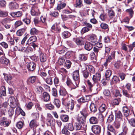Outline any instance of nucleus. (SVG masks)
<instances>
[{
    "instance_id": "obj_1",
    "label": "nucleus",
    "mask_w": 135,
    "mask_h": 135,
    "mask_svg": "<svg viewBox=\"0 0 135 135\" xmlns=\"http://www.w3.org/2000/svg\"><path fill=\"white\" fill-rule=\"evenodd\" d=\"M73 79L75 82L76 86L78 85L80 82V77L78 70H75L73 72Z\"/></svg>"
},
{
    "instance_id": "obj_2",
    "label": "nucleus",
    "mask_w": 135,
    "mask_h": 135,
    "mask_svg": "<svg viewBox=\"0 0 135 135\" xmlns=\"http://www.w3.org/2000/svg\"><path fill=\"white\" fill-rule=\"evenodd\" d=\"M93 132L96 135H99L101 131V127L98 125H94L91 128Z\"/></svg>"
},
{
    "instance_id": "obj_3",
    "label": "nucleus",
    "mask_w": 135,
    "mask_h": 135,
    "mask_svg": "<svg viewBox=\"0 0 135 135\" xmlns=\"http://www.w3.org/2000/svg\"><path fill=\"white\" fill-rule=\"evenodd\" d=\"M9 105L12 108H15L17 105V102L15 98L13 97H10L9 98Z\"/></svg>"
},
{
    "instance_id": "obj_4",
    "label": "nucleus",
    "mask_w": 135,
    "mask_h": 135,
    "mask_svg": "<svg viewBox=\"0 0 135 135\" xmlns=\"http://www.w3.org/2000/svg\"><path fill=\"white\" fill-rule=\"evenodd\" d=\"M73 41L79 46L84 45L85 43V39L82 37L74 38Z\"/></svg>"
},
{
    "instance_id": "obj_5",
    "label": "nucleus",
    "mask_w": 135,
    "mask_h": 135,
    "mask_svg": "<svg viewBox=\"0 0 135 135\" xmlns=\"http://www.w3.org/2000/svg\"><path fill=\"white\" fill-rule=\"evenodd\" d=\"M66 83L68 86L71 87L72 89H74L78 87V85L76 86L75 81L73 83L71 80L69 78H67Z\"/></svg>"
},
{
    "instance_id": "obj_6",
    "label": "nucleus",
    "mask_w": 135,
    "mask_h": 135,
    "mask_svg": "<svg viewBox=\"0 0 135 135\" xmlns=\"http://www.w3.org/2000/svg\"><path fill=\"white\" fill-rule=\"evenodd\" d=\"M31 12V15L33 16H38L40 13L39 9L36 6L32 7Z\"/></svg>"
},
{
    "instance_id": "obj_7",
    "label": "nucleus",
    "mask_w": 135,
    "mask_h": 135,
    "mask_svg": "<svg viewBox=\"0 0 135 135\" xmlns=\"http://www.w3.org/2000/svg\"><path fill=\"white\" fill-rule=\"evenodd\" d=\"M9 7L11 10H15L17 9L19 7L18 4L17 3L13 2H11L9 4Z\"/></svg>"
},
{
    "instance_id": "obj_8",
    "label": "nucleus",
    "mask_w": 135,
    "mask_h": 135,
    "mask_svg": "<svg viewBox=\"0 0 135 135\" xmlns=\"http://www.w3.org/2000/svg\"><path fill=\"white\" fill-rule=\"evenodd\" d=\"M108 15L109 16L110 18L113 21H112L111 22H115L117 21V19L115 16V13L112 10L109 11L108 12Z\"/></svg>"
},
{
    "instance_id": "obj_9",
    "label": "nucleus",
    "mask_w": 135,
    "mask_h": 135,
    "mask_svg": "<svg viewBox=\"0 0 135 135\" xmlns=\"http://www.w3.org/2000/svg\"><path fill=\"white\" fill-rule=\"evenodd\" d=\"M100 73H97L93 75L92 79L94 83H97L100 80Z\"/></svg>"
},
{
    "instance_id": "obj_10",
    "label": "nucleus",
    "mask_w": 135,
    "mask_h": 135,
    "mask_svg": "<svg viewBox=\"0 0 135 135\" xmlns=\"http://www.w3.org/2000/svg\"><path fill=\"white\" fill-rule=\"evenodd\" d=\"M75 126L76 129L77 130H79L81 129L84 131H85L86 129V125L82 124L81 123H78L76 124Z\"/></svg>"
},
{
    "instance_id": "obj_11",
    "label": "nucleus",
    "mask_w": 135,
    "mask_h": 135,
    "mask_svg": "<svg viewBox=\"0 0 135 135\" xmlns=\"http://www.w3.org/2000/svg\"><path fill=\"white\" fill-rule=\"evenodd\" d=\"M27 67L29 71H32L36 68V65L34 62H31L27 64Z\"/></svg>"
},
{
    "instance_id": "obj_12",
    "label": "nucleus",
    "mask_w": 135,
    "mask_h": 135,
    "mask_svg": "<svg viewBox=\"0 0 135 135\" xmlns=\"http://www.w3.org/2000/svg\"><path fill=\"white\" fill-rule=\"evenodd\" d=\"M10 15L13 17L18 18L21 17L22 15V13L21 11H19L11 13Z\"/></svg>"
},
{
    "instance_id": "obj_13",
    "label": "nucleus",
    "mask_w": 135,
    "mask_h": 135,
    "mask_svg": "<svg viewBox=\"0 0 135 135\" xmlns=\"http://www.w3.org/2000/svg\"><path fill=\"white\" fill-rule=\"evenodd\" d=\"M66 6V4L62 1H60L58 2L57 6L56 9L58 10L62 9Z\"/></svg>"
},
{
    "instance_id": "obj_14",
    "label": "nucleus",
    "mask_w": 135,
    "mask_h": 135,
    "mask_svg": "<svg viewBox=\"0 0 135 135\" xmlns=\"http://www.w3.org/2000/svg\"><path fill=\"white\" fill-rule=\"evenodd\" d=\"M39 125L38 123L35 119H33L31 121L29 124L30 127L31 128H36Z\"/></svg>"
},
{
    "instance_id": "obj_15",
    "label": "nucleus",
    "mask_w": 135,
    "mask_h": 135,
    "mask_svg": "<svg viewBox=\"0 0 135 135\" xmlns=\"http://www.w3.org/2000/svg\"><path fill=\"white\" fill-rule=\"evenodd\" d=\"M51 30L54 31L57 33H59L61 31V28L60 26L56 23L54 24L51 27Z\"/></svg>"
},
{
    "instance_id": "obj_16",
    "label": "nucleus",
    "mask_w": 135,
    "mask_h": 135,
    "mask_svg": "<svg viewBox=\"0 0 135 135\" xmlns=\"http://www.w3.org/2000/svg\"><path fill=\"white\" fill-rule=\"evenodd\" d=\"M74 101L71 99L67 103V107L69 109L71 110H73L74 105Z\"/></svg>"
},
{
    "instance_id": "obj_17",
    "label": "nucleus",
    "mask_w": 135,
    "mask_h": 135,
    "mask_svg": "<svg viewBox=\"0 0 135 135\" xmlns=\"http://www.w3.org/2000/svg\"><path fill=\"white\" fill-rule=\"evenodd\" d=\"M42 99L45 101L47 102L50 99L49 94L47 92H44L42 95Z\"/></svg>"
},
{
    "instance_id": "obj_18",
    "label": "nucleus",
    "mask_w": 135,
    "mask_h": 135,
    "mask_svg": "<svg viewBox=\"0 0 135 135\" xmlns=\"http://www.w3.org/2000/svg\"><path fill=\"white\" fill-rule=\"evenodd\" d=\"M40 59L42 62H45L47 60V58L46 54L43 53H40L39 55Z\"/></svg>"
},
{
    "instance_id": "obj_19",
    "label": "nucleus",
    "mask_w": 135,
    "mask_h": 135,
    "mask_svg": "<svg viewBox=\"0 0 135 135\" xmlns=\"http://www.w3.org/2000/svg\"><path fill=\"white\" fill-rule=\"evenodd\" d=\"M37 40L36 37L35 36H33L30 37L27 41V44H32L34 42H36Z\"/></svg>"
},
{
    "instance_id": "obj_20",
    "label": "nucleus",
    "mask_w": 135,
    "mask_h": 135,
    "mask_svg": "<svg viewBox=\"0 0 135 135\" xmlns=\"http://www.w3.org/2000/svg\"><path fill=\"white\" fill-rule=\"evenodd\" d=\"M122 92L123 95L129 99H133V97L132 94L129 93L128 91L126 90H123Z\"/></svg>"
},
{
    "instance_id": "obj_21",
    "label": "nucleus",
    "mask_w": 135,
    "mask_h": 135,
    "mask_svg": "<svg viewBox=\"0 0 135 135\" xmlns=\"http://www.w3.org/2000/svg\"><path fill=\"white\" fill-rule=\"evenodd\" d=\"M90 124H97L98 123V120L97 118L94 117H91L89 119Z\"/></svg>"
},
{
    "instance_id": "obj_22",
    "label": "nucleus",
    "mask_w": 135,
    "mask_h": 135,
    "mask_svg": "<svg viewBox=\"0 0 135 135\" xmlns=\"http://www.w3.org/2000/svg\"><path fill=\"white\" fill-rule=\"evenodd\" d=\"M123 120L122 119H121L120 120L117 119L114 123V126L116 128H119L120 127V124L123 122Z\"/></svg>"
},
{
    "instance_id": "obj_23",
    "label": "nucleus",
    "mask_w": 135,
    "mask_h": 135,
    "mask_svg": "<svg viewBox=\"0 0 135 135\" xmlns=\"http://www.w3.org/2000/svg\"><path fill=\"white\" fill-rule=\"evenodd\" d=\"M0 62L2 64L7 65L9 62V60L4 57L0 58Z\"/></svg>"
},
{
    "instance_id": "obj_24",
    "label": "nucleus",
    "mask_w": 135,
    "mask_h": 135,
    "mask_svg": "<svg viewBox=\"0 0 135 135\" xmlns=\"http://www.w3.org/2000/svg\"><path fill=\"white\" fill-rule=\"evenodd\" d=\"M6 95L5 87L4 86H2L0 88V97L2 96Z\"/></svg>"
},
{
    "instance_id": "obj_25",
    "label": "nucleus",
    "mask_w": 135,
    "mask_h": 135,
    "mask_svg": "<svg viewBox=\"0 0 135 135\" xmlns=\"http://www.w3.org/2000/svg\"><path fill=\"white\" fill-rule=\"evenodd\" d=\"M93 47V45L90 43L88 42H85L84 46V48L86 50L90 51L92 49Z\"/></svg>"
},
{
    "instance_id": "obj_26",
    "label": "nucleus",
    "mask_w": 135,
    "mask_h": 135,
    "mask_svg": "<svg viewBox=\"0 0 135 135\" xmlns=\"http://www.w3.org/2000/svg\"><path fill=\"white\" fill-rule=\"evenodd\" d=\"M122 110L124 116L126 117L128 116L129 113V110L127 107H123Z\"/></svg>"
},
{
    "instance_id": "obj_27",
    "label": "nucleus",
    "mask_w": 135,
    "mask_h": 135,
    "mask_svg": "<svg viewBox=\"0 0 135 135\" xmlns=\"http://www.w3.org/2000/svg\"><path fill=\"white\" fill-rule=\"evenodd\" d=\"M115 115L116 118L118 119V120H120L122 119L123 115L121 112L119 111H115Z\"/></svg>"
},
{
    "instance_id": "obj_28",
    "label": "nucleus",
    "mask_w": 135,
    "mask_h": 135,
    "mask_svg": "<svg viewBox=\"0 0 135 135\" xmlns=\"http://www.w3.org/2000/svg\"><path fill=\"white\" fill-rule=\"evenodd\" d=\"M37 79V77L36 76H31L28 78L27 81L33 84L35 82Z\"/></svg>"
},
{
    "instance_id": "obj_29",
    "label": "nucleus",
    "mask_w": 135,
    "mask_h": 135,
    "mask_svg": "<svg viewBox=\"0 0 135 135\" xmlns=\"http://www.w3.org/2000/svg\"><path fill=\"white\" fill-rule=\"evenodd\" d=\"M90 111L94 113L97 111V108L95 104L94 103H91L90 106Z\"/></svg>"
},
{
    "instance_id": "obj_30",
    "label": "nucleus",
    "mask_w": 135,
    "mask_h": 135,
    "mask_svg": "<svg viewBox=\"0 0 135 135\" xmlns=\"http://www.w3.org/2000/svg\"><path fill=\"white\" fill-rule=\"evenodd\" d=\"M71 35L70 32L68 31H64L62 33V36L64 38H68Z\"/></svg>"
},
{
    "instance_id": "obj_31",
    "label": "nucleus",
    "mask_w": 135,
    "mask_h": 135,
    "mask_svg": "<svg viewBox=\"0 0 135 135\" xmlns=\"http://www.w3.org/2000/svg\"><path fill=\"white\" fill-rule=\"evenodd\" d=\"M86 118V117H79L78 118V121L79 123H81L82 124L86 125L85 124Z\"/></svg>"
},
{
    "instance_id": "obj_32",
    "label": "nucleus",
    "mask_w": 135,
    "mask_h": 135,
    "mask_svg": "<svg viewBox=\"0 0 135 135\" xmlns=\"http://www.w3.org/2000/svg\"><path fill=\"white\" fill-rule=\"evenodd\" d=\"M53 103L58 108H60L61 104L60 101L57 99H54Z\"/></svg>"
},
{
    "instance_id": "obj_33",
    "label": "nucleus",
    "mask_w": 135,
    "mask_h": 135,
    "mask_svg": "<svg viewBox=\"0 0 135 135\" xmlns=\"http://www.w3.org/2000/svg\"><path fill=\"white\" fill-rule=\"evenodd\" d=\"M61 120L64 122H67L69 119V117L66 115L62 114L60 116Z\"/></svg>"
},
{
    "instance_id": "obj_34",
    "label": "nucleus",
    "mask_w": 135,
    "mask_h": 135,
    "mask_svg": "<svg viewBox=\"0 0 135 135\" xmlns=\"http://www.w3.org/2000/svg\"><path fill=\"white\" fill-rule=\"evenodd\" d=\"M25 29L23 28L18 30L16 32L17 35L19 36H22L25 33Z\"/></svg>"
},
{
    "instance_id": "obj_35",
    "label": "nucleus",
    "mask_w": 135,
    "mask_h": 135,
    "mask_svg": "<svg viewBox=\"0 0 135 135\" xmlns=\"http://www.w3.org/2000/svg\"><path fill=\"white\" fill-rule=\"evenodd\" d=\"M65 127L69 130L72 131L74 130V128L73 124L72 123H69L66 124Z\"/></svg>"
},
{
    "instance_id": "obj_36",
    "label": "nucleus",
    "mask_w": 135,
    "mask_h": 135,
    "mask_svg": "<svg viewBox=\"0 0 135 135\" xmlns=\"http://www.w3.org/2000/svg\"><path fill=\"white\" fill-rule=\"evenodd\" d=\"M107 108V106L105 104H103L100 106L99 110L100 112H103L105 111Z\"/></svg>"
},
{
    "instance_id": "obj_37",
    "label": "nucleus",
    "mask_w": 135,
    "mask_h": 135,
    "mask_svg": "<svg viewBox=\"0 0 135 135\" xmlns=\"http://www.w3.org/2000/svg\"><path fill=\"white\" fill-rule=\"evenodd\" d=\"M44 79L46 82L48 84L51 85L52 84L53 82L52 78L51 77L49 76L46 78H44Z\"/></svg>"
},
{
    "instance_id": "obj_38",
    "label": "nucleus",
    "mask_w": 135,
    "mask_h": 135,
    "mask_svg": "<svg viewBox=\"0 0 135 135\" xmlns=\"http://www.w3.org/2000/svg\"><path fill=\"white\" fill-rule=\"evenodd\" d=\"M79 58L80 60L85 61L87 59V57L86 55L84 54H80L79 55Z\"/></svg>"
},
{
    "instance_id": "obj_39",
    "label": "nucleus",
    "mask_w": 135,
    "mask_h": 135,
    "mask_svg": "<svg viewBox=\"0 0 135 135\" xmlns=\"http://www.w3.org/2000/svg\"><path fill=\"white\" fill-rule=\"evenodd\" d=\"M108 130L113 133L115 135L116 134V131L114 129L112 125H109L107 126Z\"/></svg>"
},
{
    "instance_id": "obj_40",
    "label": "nucleus",
    "mask_w": 135,
    "mask_h": 135,
    "mask_svg": "<svg viewBox=\"0 0 135 135\" xmlns=\"http://www.w3.org/2000/svg\"><path fill=\"white\" fill-rule=\"evenodd\" d=\"M11 21L10 18H6L2 19L1 23L3 25L5 24H9Z\"/></svg>"
},
{
    "instance_id": "obj_41",
    "label": "nucleus",
    "mask_w": 135,
    "mask_h": 135,
    "mask_svg": "<svg viewBox=\"0 0 135 135\" xmlns=\"http://www.w3.org/2000/svg\"><path fill=\"white\" fill-rule=\"evenodd\" d=\"M7 38V42L9 45L10 46H11L14 45L15 42L14 39L11 37H8Z\"/></svg>"
},
{
    "instance_id": "obj_42",
    "label": "nucleus",
    "mask_w": 135,
    "mask_h": 135,
    "mask_svg": "<svg viewBox=\"0 0 135 135\" xmlns=\"http://www.w3.org/2000/svg\"><path fill=\"white\" fill-rule=\"evenodd\" d=\"M71 64V62L69 60H66L64 64V66L67 68L69 69Z\"/></svg>"
},
{
    "instance_id": "obj_43",
    "label": "nucleus",
    "mask_w": 135,
    "mask_h": 135,
    "mask_svg": "<svg viewBox=\"0 0 135 135\" xmlns=\"http://www.w3.org/2000/svg\"><path fill=\"white\" fill-rule=\"evenodd\" d=\"M60 95L63 96H66L68 95L66 90L64 89H60L59 90Z\"/></svg>"
},
{
    "instance_id": "obj_44",
    "label": "nucleus",
    "mask_w": 135,
    "mask_h": 135,
    "mask_svg": "<svg viewBox=\"0 0 135 135\" xmlns=\"http://www.w3.org/2000/svg\"><path fill=\"white\" fill-rule=\"evenodd\" d=\"M65 126H64V128L61 131V132L62 134L66 135H69L70 134V132L68 130Z\"/></svg>"
},
{
    "instance_id": "obj_45",
    "label": "nucleus",
    "mask_w": 135,
    "mask_h": 135,
    "mask_svg": "<svg viewBox=\"0 0 135 135\" xmlns=\"http://www.w3.org/2000/svg\"><path fill=\"white\" fill-rule=\"evenodd\" d=\"M38 33V30L35 28H32L30 31V33L31 35H36Z\"/></svg>"
},
{
    "instance_id": "obj_46",
    "label": "nucleus",
    "mask_w": 135,
    "mask_h": 135,
    "mask_svg": "<svg viewBox=\"0 0 135 135\" xmlns=\"http://www.w3.org/2000/svg\"><path fill=\"white\" fill-rule=\"evenodd\" d=\"M65 60L64 57H62L59 58L58 60V64L60 65H62L64 64Z\"/></svg>"
},
{
    "instance_id": "obj_47",
    "label": "nucleus",
    "mask_w": 135,
    "mask_h": 135,
    "mask_svg": "<svg viewBox=\"0 0 135 135\" xmlns=\"http://www.w3.org/2000/svg\"><path fill=\"white\" fill-rule=\"evenodd\" d=\"M126 11L129 15L131 18L132 17L134 14V12L132 8L127 9Z\"/></svg>"
},
{
    "instance_id": "obj_48",
    "label": "nucleus",
    "mask_w": 135,
    "mask_h": 135,
    "mask_svg": "<svg viewBox=\"0 0 135 135\" xmlns=\"http://www.w3.org/2000/svg\"><path fill=\"white\" fill-rule=\"evenodd\" d=\"M86 82L89 90L91 91L92 90V88L93 86V85L91 83L89 80H87Z\"/></svg>"
},
{
    "instance_id": "obj_49",
    "label": "nucleus",
    "mask_w": 135,
    "mask_h": 135,
    "mask_svg": "<svg viewBox=\"0 0 135 135\" xmlns=\"http://www.w3.org/2000/svg\"><path fill=\"white\" fill-rule=\"evenodd\" d=\"M90 40L92 42L94 43L96 42L97 41V38L96 36L94 34L91 35L90 37Z\"/></svg>"
},
{
    "instance_id": "obj_50",
    "label": "nucleus",
    "mask_w": 135,
    "mask_h": 135,
    "mask_svg": "<svg viewBox=\"0 0 135 135\" xmlns=\"http://www.w3.org/2000/svg\"><path fill=\"white\" fill-rule=\"evenodd\" d=\"M24 124V122L19 121L16 124V126L18 129H20L22 128Z\"/></svg>"
},
{
    "instance_id": "obj_51",
    "label": "nucleus",
    "mask_w": 135,
    "mask_h": 135,
    "mask_svg": "<svg viewBox=\"0 0 135 135\" xmlns=\"http://www.w3.org/2000/svg\"><path fill=\"white\" fill-rule=\"evenodd\" d=\"M103 93L105 96L108 97L111 96L110 93L108 89H104L103 91Z\"/></svg>"
},
{
    "instance_id": "obj_52",
    "label": "nucleus",
    "mask_w": 135,
    "mask_h": 135,
    "mask_svg": "<svg viewBox=\"0 0 135 135\" xmlns=\"http://www.w3.org/2000/svg\"><path fill=\"white\" fill-rule=\"evenodd\" d=\"M3 74L4 79L7 82L10 81L12 79V77L11 75L6 74Z\"/></svg>"
},
{
    "instance_id": "obj_53",
    "label": "nucleus",
    "mask_w": 135,
    "mask_h": 135,
    "mask_svg": "<svg viewBox=\"0 0 135 135\" xmlns=\"http://www.w3.org/2000/svg\"><path fill=\"white\" fill-rule=\"evenodd\" d=\"M83 0H76V4L77 7L79 8L81 7L83 5Z\"/></svg>"
},
{
    "instance_id": "obj_54",
    "label": "nucleus",
    "mask_w": 135,
    "mask_h": 135,
    "mask_svg": "<svg viewBox=\"0 0 135 135\" xmlns=\"http://www.w3.org/2000/svg\"><path fill=\"white\" fill-rule=\"evenodd\" d=\"M43 90V88L40 86H37L36 88L37 92L39 94L42 93Z\"/></svg>"
},
{
    "instance_id": "obj_55",
    "label": "nucleus",
    "mask_w": 135,
    "mask_h": 135,
    "mask_svg": "<svg viewBox=\"0 0 135 135\" xmlns=\"http://www.w3.org/2000/svg\"><path fill=\"white\" fill-rule=\"evenodd\" d=\"M8 15L7 11H4L0 10V17H5Z\"/></svg>"
},
{
    "instance_id": "obj_56",
    "label": "nucleus",
    "mask_w": 135,
    "mask_h": 135,
    "mask_svg": "<svg viewBox=\"0 0 135 135\" xmlns=\"http://www.w3.org/2000/svg\"><path fill=\"white\" fill-rule=\"evenodd\" d=\"M112 74V72L110 70H107L105 72V76L106 78H109Z\"/></svg>"
},
{
    "instance_id": "obj_57",
    "label": "nucleus",
    "mask_w": 135,
    "mask_h": 135,
    "mask_svg": "<svg viewBox=\"0 0 135 135\" xmlns=\"http://www.w3.org/2000/svg\"><path fill=\"white\" fill-rule=\"evenodd\" d=\"M129 122L130 125L133 127H135V118H132L129 121Z\"/></svg>"
},
{
    "instance_id": "obj_58",
    "label": "nucleus",
    "mask_w": 135,
    "mask_h": 135,
    "mask_svg": "<svg viewBox=\"0 0 135 135\" xmlns=\"http://www.w3.org/2000/svg\"><path fill=\"white\" fill-rule=\"evenodd\" d=\"M97 116L100 121H103L104 117L100 112L98 113L97 114Z\"/></svg>"
},
{
    "instance_id": "obj_59",
    "label": "nucleus",
    "mask_w": 135,
    "mask_h": 135,
    "mask_svg": "<svg viewBox=\"0 0 135 135\" xmlns=\"http://www.w3.org/2000/svg\"><path fill=\"white\" fill-rule=\"evenodd\" d=\"M88 69L91 73L90 75L91 74H93L95 72L94 68L91 65H89L88 66Z\"/></svg>"
},
{
    "instance_id": "obj_60",
    "label": "nucleus",
    "mask_w": 135,
    "mask_h": 135,
    "mask_svg": "<svg viewBox=\"0 0 135 135\" xmlns=\"http://www.w3.org/2000/svg\"><path fill=\"white\" fill-rule=\"evenodd\" d=\"M90 30L87 27L85 26L83 27L81 31V34H84V33L87 32Z\"/></svg>"
},
{
    "instance_id": "obj_61",
    "label": "nucleus",
    "mask_w": 135,
    "mask_h": 135,
    "mask_svg": "<svg viewBox=\"0 0 135 135\" xmlns=\"http://www.w3.org/2000/svg\"><path fill=\"white\" fill-rule=\"evenodd\" d=\"M50 14L51 16L55 17L58 16L59 15L58 12L55 11L50 12Z\"/></svg>"
},
{
    "instance_id": "obj_62",
    "label": "nucleus",
    "mask_w": 135,
    "mask_h": 135,
    "mask_svg": "<svg viewBox=\"0 0 135 135\" xmlns=\"http://www.w3.org/2000/svg\"><path fill=\"white\" fill-rule=\"evenodd\" d=\"M100 26L102 29L104 30L107 29L108 27V25L104 23H101L100 24Z\"/></svg>"
},
{
    "instance_id": "obj_63",
    "label": "nucleus",
    "mask_w": 135,
    "mask_h": 135,
    "mask_svg": "<svg viewBox=\"0 0 135 135\" xmlns=\"http://www.w3.org/2000/svg\"><path fill=\"white\" fill-rule=\"evenodd\" d=\"M80 113L83 117H86L88 115L86 110L85 109H83L82 111H80Z\"/></svg>"
},
{
    "instance_id": "obj_64",
    "label": "nucleus",
    "mask_w": 135,
    "mask_h": 135,
    "mask_svg": "<svg viewBox=\"0 0 135 135\" xmlns=\"http://www.w3.org/2000/svg\"><path fill=\"white\" fill-rule=\"evenodd\" d=\"M0 124L1 125L6 127L9 125V123L8 121L5 120L1 122Z\"/></svg>"
}]
</instances>
